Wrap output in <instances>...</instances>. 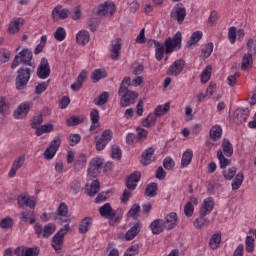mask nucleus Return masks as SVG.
<instances>
[{"label": "nucleus", "mask_w": 256, "mask_h": 256, "mask_svg": "<svg viewBox=\"0 0 256 256\" xmlns=\"http://www.w3.org/2000/svg\"><path fill=\"white\" fill-rule=\"evenodd\" d=\"M223 135V129L219 125H215L210 129V139L212 141H219Z\"/></svg>", "instance_id": "f704fd0d"}, {"label": "nucleus", "mask_w": 256, "mask_h": 256, "mask_svg": "<svg viewBox=\"0 0 256 256\" xmlns=\"http://www.w3.org/2000/svg\"><path fill=\"white\" fill-rule=\"evenodd\" d=\"M131 86V77L126 76L121 84L120 88L118 90V95L121 97L120 105L122 107H129V105H133L135 103L137 97H139V94H137L134 91L129 90V87Z\"/></svg>", "instance_id": "f257e3e1"}, {"label": "nucleus", "mask_w": 256, "mask_h": 256, "mask_svg": "<svg viewBox=\"0 0 256 256\" xmlns=\"http://www.w3.org/2000/svg\"><path fill=\"white\" fill-rule=\"evenodd\" d=\"M32 72H33V69L25 66H22L18 69L17 71L18 75L16 76V79H15V85L18 91H23V89L27 87L29 83V79H31Z\"/></svg>", "instance_id": "f03ea898"}, {"label": "nucleus", "mask_w": 256, "mask_h": 256, "mask_svg": "<svg viewBox=\"0 0 256 256\" xmlns=\"http://www.w3.org/2000/svg\"><path fill=\"white\" fill-rule=\"evenodd\" d=\"M214 205H215V201L213 200V198H211V197L206 198L203 202L201 209H200V213L202 215H209L211 213V211H213Z\"/></svg>", "instance_id": "cd10ccee"}, {"label": "nucleus", "mask_w": 256, "mask_h": 256, "mask_svg": "<svg viewBox=\"0 0 256 256\" xmlns=\"http://www.w3.org/2000/svg\"><path fill=\"white\" fill-rule=\"evenodd\" d=\"M183 69H185V60L177 59L174 63L168 68L167 75H172L177 77L183 73Z\"/></svg>", "instance_id": "f8f14e48"}, {"label": "nucleus", "mask_w": 256, "mask_h": 256, "mask_svg": "<svg viewBox=\"0 0 256 256\" xmlns=\"http://www.w3.org/2000/svg\"><path fill=\"white\" fill-rule=\"evenodd\" d=\"M193 161V150H186L182 155L181 167H187Z\"/></svg>", "instance_id": "a19ab883"}, {"label": "nucleus", "mask_w": 256, "mask_h": 256, "mask_svg": "<svg viewBox=\"0 0 256 256\" xmlns=\"http://www.w3.org/2000/svg\"><path fill=\"white\" fill-rule=\"evenodd\" d=\"M253 67V55L246 53L242 56V62L240 69L242 71H249Z\"/></svg>", "instance_id": "bb28decb"}, {"label": "nucleus", "mask_w": 256, "mask_h": 256, "mask_svg": "<svg viewBox=\"0 0 256 256\" xmlns=\"http://www.w3.org/2000/svg\"><path fill=\"white\" fill-rule=\"evenodd\" d=\"M211 71H213V67L211 65H207L201 74V82L208 83L209 79H211Z\"/></svg>", "instance_id": "8fccbe9b"}, {"label": "nucleus", "mask_w": 256, "mask_h": 256, "mask_svg": "<svg viewBox=\"0 0 256 256\" xmlns=\"http://www.w3.org/2000/svg\"><path fill=\"white\" fill-rule=\"evenodd\" d=\"M207 215H203L200 212V216L194 221V227L196 229H203V227H208L209 223H211V221L209 219L206 218Z\"/></svg>", "instance_id": "72a5a7b5"}, {"label": "nucleus", "mask_w": 256, "mask_h": 256, "mask_svg": "<svg viewBox=\"0 0 256 256\" xmlns=\"http://www.w3.org/2000/svg\"><path fill=\"white\" fill-rule=\"evenodd\" d=\"M153 161H155V148L149 147L142 153L141 163L147 167V165H150Z\"/></svg>", "instance_id": "5701e85b"}, {"label": "nucleus", "mask_w": 256, "mask_h": 256, "mask_svg": "<svg viewBox=\"0 0 256 256\" xmlns=\"http://www.w3.org/2000/svg\"><path fill=\"white\" fill-rule=\"evenodd\" d=\"M183 41V35L181 32H176V34L171 38L168 37L164 41L165 54L171 55L175 51L181 49V42Z\"/></svg>", "instance_id": "20e7f679"}, {"label": "nucleus", "mask_w": 256, "mask_h": 256, "mask_svg": "<svg viewBox=\"0 0 256 256\" xmlns=\"http://www.w3.org/2000/svg\"><path fill=\"white\" fill-rule=\"evenodd\" d=\"M59 147H61V138L57 136L52 140L50 146L45 150L44 157L48 160L53 159L57 154Z\"/></svg>", "instance_id": "1a4fd4ad"}, {"label": "nucleus", "mask_w": 256, "mask_h": 256, "mask_svg": "<svg viewBox=\"0 0 256 256\" xmlns=\"http://www.w3.org/2000/svg\"><path fill=\"white\" fill-rule=\"evenodd\" d=\"M51 75V67L49 66V60L42 58L37 69V76L39 79H47Z\"/></svg>", "instance_id": "9b49d317"}, {"label": "nucleus", "mask_w": 256, "mask_h": 256, "mask_svg": "<svg viewBox=\"0 0 256 256\" xmlns=\"http://www.w3.org/2000/svg\"><path fill=\"white\" fill-rule=\"evenodd\" d=\"M57 230V226L54 223H48L46 225L41 226V224L37 223L34 226V231L37 237H42L43 239H49L53 233Z\"/></svg>", "instance_id": "423d86ee"}, {"label": "nucleus", "mask_w": 256, "mask_h": 256, "mask_svg": "<svg viewBox=\"0 0 256 256\" xmlns=\"http://www.w3.org/2000/svg\"><path fill=\"white\" fill-rule=\"evenodd\" d=\"M163 167L167 171H171V169H173V167H175V161H173V158L172 157H166L163 161Z\"/></svg>", "instance_id": "0e129e2a"}, {"label": "nucleus", "mask_w": 256, "mask_h": 256, "mask_svg": "<svg viewBox=\"0 0 256 256\" xmlns=\"http://www.w3.org/2000/svg\"><path fill=\"white\" fill-rule=\"evenodd\" d=\"M91 225H93V218L91 217L83 218L79 223V227H78L79 233L81 234L87 233L91 228Z\"/></svg>", "instance_id": "c85d7f7f"}, {"label": "nucleus", "mask_w": 256, "mask_h": 256, "mask_svg": "<svg viewBox=\"0 0 256 256\" xmlns=\"http://www.w3.org/2000/svg\"><path fill=\"white\" fill-rule=\"evenodd\" d=\"M24 20L23 18H14L8 27L9 33H19L21 26L23 25Z\"/></svg>", "instance_id": "2f4dec72"}, {"label": "nucleus", "mask_w": 256, "mask_h": 256, "mask_svg": "<svg viewBox=\"0 0 256 256\" xmlns=\"http://www.w3.org/2000/svg\"><path fill=\"white\" fill-rule=\"evenodd\" d=\"M237 175V168L231 167L228 170L223 171V176L227 181H231Z\"/></svg>", "instance_id": "4d7b16f0"}, {"label": "nucleus", "mask_w": 256, "mask_h": 256, "mask_svg": "<svg viewBox=\"0 0 256 256\" xmlns=\"http://www.w3.org/2000/svg\"><path fill=\"white\" fill-rule=\"evenodd\" d=\"M246 251L248 253H253L255 251V238L253 236H247L245 240Z\"/></svg>", "instance_id": "603ef678"}, {"label": "nucleus", "mask_w": 256, "mask_h": 256, "mask_svg": "<svg viewBox=\"0 0 256 256\" xmlns=\"http://www.w3.org/2000/svg\"><path fill=\"white\" fill-rule=\"evenodd\" d=\"M177 223H179V218L177 213L171 212L164 218V227L167 231H171V229H175L177 227Z\"/></svg>", "instance_id": "a211bd4d"}, {"label": "nucleus", "mask_w": 256, "mask_h": 256, "mask_svg": "<svg viewBox=\"0 0 256 256\" xmlns=\"http://www.w3.org/2000/svg\"><path fill=\"white\" fill-rule=\"evenodd\" d=\"M104 160L101 157H94L90 160L88 164L87 173L90 177H97L101 170L103 169Z\"/></svg>", "instance_id": "0eeeda50"}, {"label": "nucleus", "mask_w": 256, "mask_h": 256, "mask_svg": "<svg viewBox=\"0 0 256 256\" xmlns=\"http://www.w3.org/2000/svg\"><path fill=\"white\" fill-rule=\"evenodd\" d=\"M246 49L248 51L247 53H250V55H256V41L253 38L248 39Z\"/></svg>", "instance_id": "6e6d98bb"}, {"label": "nucleus", "mask_w": 256, "mask_h": 256, "mask_svg": "<svg viewBox=\"0 0 256 256\" xmlns=\"http://www.w3.org/2000/svg\"><path fill=\"white\" fill-rule=\"evenodd\" d=\"M157 114L150 113L143 121H142V127H146L147 129L151 127H155V123H157Z\"/></svg>", "instance_id": "473e14b6"}, {"label": "nucleus", "mask_w": 256, "mask_h": 256, "mask_svg": "<svg viewBox=\"0 0 256 256\" xmlns=\"http://www.w3.org/2000/svg\"><path fill=\"white\" fill-rule=\"evenodd\" d=\"M171 17L175 18L179 25H181L185 21V17H187V10L176 5L171 12Z\"/></svg>", "instance_id": "4be33fe9"}, {"label": "nucleus", "mask_w": 256, "mask_h": 256, "mask_svg": "<svg viewBox=\"0 0 256 256\" xmlns=\"http://www.w3.org/2000/svg\"><path fill=\"white\" fill-rule=\"evenodd\" d=\"M121 148L117 145L112 146V159H121Z\"/></svg>", "instance_id": "774afa93"}, {"label": "nucleus", "mask_w": 256, "mask_h": 256, "mask_svg": "<svg viewBox=\"0 0 256 256\" xmlns=\"http://www.w3.org/2000/svg\"><path fill=\"white\" fill-rule=\"evenodd\" d=\"M31 61H33V52L29 50V48H23L22 51L14 57L11 64V69H17L20 63H22V65L32 67Z\"/></svg>", "instance_id": "7ed1b4c3"}, {"label": "nucleus", "mask_w": 256, "mask_h": 256, "mask_svg": "<svg viewBox=\"0 0 256 256\" xmlns=\"http://www.w3.org/2000/svg\"><path fill=\"white\" fill-rule=\"evenodd\" d=\"M90 119L92 121L90 130L91 131H95V129H97V127H99V110L97 109H92V111L90 112Z\"/></svg>", "instance_id": "58836bf2"}, {"label": "nucleus", "mask_w": 256, "mask_h": 256, "mask_svg": "<svg viewBox=\"0 0 256 256\" xmlns=\"http://www.w3.org/2000/svg\"><path fill=\"white\" fill-rule=\"evenodd\" d=\"M41 123H43V114H40L38 116H35L32 120V123H31V128L32 129H39V125H41Z\"/></svg>", "instance_id": "e2e57ef3"}, {"label": "nucleus", "mask_w": 256, "mask_h": 256, "mask_svg": "<svg viewBox=\"0 0 256 256\" xmlns=\"http://www.w3.org/2000/svg\"><path fill=\"white\" fill-rule=\"evenodd\" d=\"M39 248H29L25 246H18L14 249L16 256H39Z\"/></svg>", "instance_id": "ddd939ff"}, {"label": "nucleus", "mask_w": 256, "mask_h": 256, "mask_svg": "<svg viewBox=\"0 0 256 256\" xmlns=\"http://www.w3.org/2000/svg\"><path fill=\"white\" fill-rule=\"evenodd\" d=\"M121 39L115 38L111 43L110 59L117 61L121 55Z\"/></svg>", "instance_id": "aec40b11"}, {"label": "nucleus", "mask_w": 256, "mask_h": 256, "mask_svg": "<svg viewBox=\"0 0 256 256\" xmlns=\"http://www.w3.org/2000/svg\"><path fill=\"white\" fill-rule=\"evenodd\" d=\"M228 39L232 45L237 41V28L235 26L229 28Z\"/></svg>", "instance_id": "bf43d9fd"}, {"label": "nucleus", "mask_w": 256, "mask_h": 256, "mask_svg": "<svg viewBox=\"0 0 256 256\" xmlns=\"http://www.w3.org/2000/svg\"><path fill=\"white\" fill-rule=\"evenodd\" d=\"M144 195L146 197H157V183H149L145 188Z\"/></svg>", "instance_id": "37998d69"}, {"label": "nucleus", "mask_w": 256, "mask_h": 256, "mask_svg": "<svg viewBox=\"0 0 256 256\" xmlns=\"http://www.w3.org/2000/svg\"><path fill=\"white\" fill-rule=\"evenodd\" d=\"M129 255H139V244H134L127 249L125 256Z\"/></svg>", "instance_id": "69168bd1"}, {"label": "nucleus", "mask_w": 256, "mask_h": 256, "mask_svg": "<svg viewBox=\"0 0 256 256\" xmlns=\"http://www.w3.org/2000/svg\"><path fill=\"white\" fill-rule=\"evenodd\" d=\"M23 165H25V154H22V155L18 156L17 158H15V160L12 163V167L8 173V176L10 178L15 177V175H17V171L19 169H21V167H23Z\"/></svg>", "instance_id": "f3484780"}, {"label": "nucleus", "mask_w": 256, "mask_h": 256, "mask_svg": "<svg viewBox=\"0 0 256 256\" xmlns=\"http://www.w3.org/2000/svg\"><path fill=\"white\" fill-rule=\"evenodd\" d=\"M163 57H165V44L161 42H156V46H155L156 61H163Z\"/></svg>", "instance_id": "4c0bfd02"}, {"label": "nucleus", "mask_w": 256, "mask_h": 256, "mask_svg": "<svg viewBox=\"0 0 256 256\" xmlns=\"http://www.w3.org/2000/svg\"><path fill=\"white\" fill-rule=\"evenodd\" d=\"M69 224H65L63 228H61L52 238L51 245L55 251V253H61L63 249V245L65 243V235L69 233Z\"/></svg>", "instance_id": "39448f33"}, {"label": "nucleus", "mask_w": 256, "mask_h": 256, "mask_svg": "<svg viewBox=\"0 0 256 256\" xmlns=\"http://www.w3.org/2000/svg\"><path fill=\"white\" fill-rule=\"evenodd\" d=\"M149 228L153 235H161V233L166 229L165 220L156 219L150 223Z\"/></svg>", "instance_id": "412c9836"}, {"label": "nucleus", "mask_w": 256, "mask_h": 256, "mask_svg": "<svg viewBox=\"0 0 256 256\" xmlns=\"http://www.w3.org/2000/svg\"><path fill=\"white\" fill-rule=\"evenodd\" d=\"M53 131V124H44L39 126L36 130L37 137H41L44 133H51Z\"/></svg>", "instance_id": "de8ad7c7"}, {"label": "nucleus", "mask_w": 256, "mask_h": 256, "mask_svg": "<svg viewBox=\"0 0 256 256\" xmlns=\"http://www.w3.org/2000/svg\"><path fill=\"white\" fill-rule=\"evenodd\" d=\"M78 143H81V135L71 134L69 136V145H70V147H75V145H78Z\"/></svg>", "instance_id": "680f3d73"}, {"label": "nucleus", "mask_w": 256, "mask_h": 256, "mask_svg": "<svg viewBox=\"0 0 256 256\" xmlns=\"http://www.w3.org/2000/svg\"><path fill=\"white\" fill-rule=\"evenodd\" d=\"M222 151L226 155V157L233 156V144H231V141H229V139L227 138H224L222 140Z\"/></svg>", "instance_id": "c9c22d12"}, {"label": "nucleus", "mask_w": 256, "mask_h": 256, "mask_svg": "<svg viewBox=\"0 0 256 256\" xmlns=\"http://www.w3.org/2000/svg\"><path fill=\"white\" fill-rule=\"evenodd\" d=\"M105 77H107V72L103 69H96L91 75L93 83H97L101 81V79H105Z\"/></svg>", "instance_id": "79ce46f5"}, {"label": "nucleus", "mask_w": 256, "mask_h": 256, "mask_svg": "<svg viewBox=\"0 0 256 256\" xmlns=\"http://www.w3.org/2000/svg\"><path fill=\"white\" fill-rule=\"evenodd\" d=\"M141 181V172L134 171L126 178V187L129 191H135L137 189V183Z\"/></svg>", "instance_id": "4468645a"}, {"label": "nucleus", "mask_w": 256, "mask_h": 256, "mask_svg": "<svg viewBox=\"0 0 256 256\" xmlns=\"http://www.w3.org/2000/svg\"><path fill=\"white\" fill-rule=\"evenodd\" d=\"M71 12L69 9L64 8L61 5H57L53 10H52V19L53 21H59V20H64L69 17V14Z\"/></svg>", "instance_id": "2eb2a0df"}, {"label": "nucleus", "mask_w": 256, "mask_h": 256, "mask_svg": "<svg viewBox=\"0 0 256 256\" xmlns=\"http://www.w3.org/2000/svg\"><path fill=\"white\" fill-rule=\"evenodd\" d=\"M169 109H171V105L167 102L163 106H157L154 113H156L157 117H162V115H167V113H169Z\"/></svg>", "instance_id": "49530a36"}, {"label": "nucleus", "mask_w": 256, "mask_h": 256, "mask_svg": "<svg viewBox=\"0 0 256 256\" xmlns=\"http://www.w3.org/2000/svg\"><path fill=\"white\" fill-rule=\"evenodd\" d=\"M142 224L141 222L135 223L125 234L126 241H133L141 231Z\"/></svg>", "instance_id": "b1692460"}, {"label": "nucleus", "mask_w": 256, "mask_h": 256, "mask_svg": "<svg viewBox=\"0 0 256 256\" xmlns=\"http://www.w3.org/2000/svg\"><path fill=\"white\" fill-rule=\"evenodd\" d=\"M99 189H100L99 180L93 181L90 185V189L88 190L89 197H95V195L99 193Z\"/></svg>", "instance_id": "5fc2aeb1"}, {"label": "nucleus", "mask_w": 256, "mask_h": 256, "mask_svg": "<svg viewBox=\"0 0 256 256\" xmlns=\"http://www.w3.org/2000/svg\"><path fill=\"white\" fill-rule=\"evenodd\" d=\"M99 213L102 217H109L110 221L115 219V215H116L110 203H106L102 207H100Z\"/></svg>", "instance_id": "a878e982"}, {"label": "nucleus", "mask_w": 256, "mask_h": 256, "mask_svg": "<svg viewBox=\"0 0 256 256\" xmlns=\"http://www.w3.org/2000/svg\"><path fill=\"white\" fill-rule=\"evenodd\" d=\"M85 121V116H71L66 120V125L68 127H77V125H81Z\"/></svg>", "instance_id": "ea45409f"}, {"label": "nucleus", "mask_w": 256, "mask_h": 256, "mask_svg": "<svg viewBox=\"0 0 256 256\" xmlns=\"http://www.w3.org/2000/svg\"><path fill=\"white\" fill-rule=\"evenodd\" d=\"M243 179H244V176L241 172H239L234 180L232 181V189L233 191H237L239 189V187H241V185H243Z\"/></svg>", "instance_id": "09e8293b"}, {"label": "nucleus", "mask_w": 256, "mask_h": 256, "mask_svg": "<svg viewBox=\"0 0 256 256\" xmlns=\"http://www.w3.org/2000/svg\"><path fill=\"white\" fill-rule=\"evenodd\" d=\"M33 107V102H23L19 105L18 109L14 111L15 119H23V117H27V113Z\"/></svg>", "instance_id": "dca6fc26"}, {"label": "nucleus", "mask_w": 256, "mask_h": 256, "mask_svg": "<svg viewBox=\"0 0 256 256\" xmlns=\"http://www.w3.org/2000/svg\"><path fill=\"white\" fill-rule=\"evenodd\" d=\"M201 39H203V32H201V31L193 32L190 39L186 43V47L188 49H191L193 47V45H197V43H199V41H201Z\"/></svg>", "instance_id": "7c9ffc66"}, {"label": "nucleus", "mask_w": 256, "mask_h": 256, "mask_svg": "<svg viewBox=\"0 0 256 256\" xmlns=\"http://www.w3.org/2000/svg\"><path fill=\"white\" fill-rule=\"evenodd\" d=\"M113 139V132L111 130H105L102 132L100 138L96 141V151H103L109 142Z\"/></svg>", "instance_id": "6e6552de"}, {"label": "nucleus", "mask_w": 256, "mask_h": 256, "mask_svg": "<svg viewBox=\"0 0 256 256\" xmlns=\"http://www.w3.org/2000/svg\"><path fill=\"white\" fill-rule=\"evenodd\" d=\"M0 227L1 229H10V227H13V219L11 217L3 218L0 221Z\"/></svg>", "instance_id": "052dcab7"}, {"label": "nucleus", "mask_w": 256, "mask_h": 256, "mask_svg": "<svg viewBox=\"0 0 256 256\" xmlns=\"http://www.w3.org/2000/svg\"><path fill=\"white\" fill-rule=\"evenodd\" d=\"M85 165H87V157H85V154H81L74 163V173H79Z\"/></svg>", "instance_id": "e433bc0d"}, {"label": "nucleus", "mask_w": 256, "mask_h": 256, "mask_svg": "<svg viewBox=\"0 0 256 256\" xmlns=\"http://www.w3.org/2000/svg\"><path fill=\"white\" fill-rule=\"evenodd\" d=\"M90 38H91V36L89 35V32L86 30H80L76 34V41H77L78 45L85 46L86 44L89 43Z\"/></svg>", "instance_id": "c756f323"}, {"label": "nucleus", "mask_w": 256, "mask_h": 256, "mask_svg": "<svg viewBox=\"0 0 256 256\" xmlns=\"http://www.w3.org/2000/svg\"><path fill=\"white\" fill-rule=\"evenodd\" d=\"M213 53V42H210L206 44L205 48L202 49V54L205 58L211 57V54Z\"/></svg>", "instance_id": "338daca9"}, {"label": "nucleus", "mask_w": 256, "mask_h": 256, "mask_svg": "<svg viewBox=\"0 0 256 256\" xmlns=\"http://www.w3.org/2000/svg\"><path fill=\"white\" fill-rule=\"evenodd\" d=\"M220 244H221V234L219 233L213 234L209 241V245L211 249H217V247H219Z\"/></svg>", "instance_id": "3c124183"}, {"label": "nucleus", "mask_w": 256, "mask_h": 256, "mask_svg": "<svg viewBox=\"0 0 256 256\" xmlns=\"http://www.w3.org/2000/svg\"><path fill=\"white\" fill-rule=\"evenodd\" d=\"M17 201L20 207H29L30 209H35V200H32L29 195L21 194L18 196Z\"/></svg>", "instance_id": "393cba45"}, {"label": "nucleus", "mask_w": 256, "mask_h": 256, "mask_svg": "<svg viewBox=\"0 0 256 256\" xmlns=\"http://www.w3.org/2000/svg\"><path fill=\"white\" fill-rule=\"evenodd\" d=\"M249 108H238L234 112V121L237 125H241V123H245L247 119H249Z\"/></svg>", "instance_id": "6ab92c4d"}, {"label": "nucleus", "mask_w": 256, "mask_h": 256, "mask_svg": "<svg viewBox=\"0 0 256 256\" xmlns=\"http://www.w3.org/2000/svg\"><path fill=\"white\" fill-rule=\"evenodd\" d=\"M57 213L59 217H67V213H69V207L67 204L64 202L60 203L57 209Z\"/></svg>", "instance_id": "13d9d810"}, {"label": "nucleus", "mask_w": 256, "mask_h": 256, "mask_svg": "<svg viewBox=\"0 0 256 256\" xmlns=\"http://www.w3.org/2000/svg\"><path fill=\"white\" fill-rule=\"evenodd\" d=\"M65 37H67V32L65 31V28L58 27L54 33V38L56 41H65Z\"/></svg>", "instance_id": "864d4df0"}, {"label": "nucleus", "mask_w": 256, "mask_h": 256, "mask_svg": "<svg viewBox=\"0 0 256 256\" xmlns=\"http://www.w3.org/2000/svg\"><path fill=\"white\" fill-rule=\"evenodd\" d=\"M217 159L220 163V169H225L227 166L231 165V160L225 157L223 150H218Z\"/></svg>", "instance_id": "c03bdc74"}, {"label": "nucleus", "mask_w": 256, "mask_h": 256, "mask_svg": "<svg viewBox=\"0 0 256 256\" xmlns=\"http://www.w3.org/2000/svg\"><path fill=\"white\" fill-rule=\"evenodd\" d=\"M109 101V92H103L97 98L94 99V104L98 107L105 105Z\"/></svg>", "instance_id": "a18cd8bd"}, {"label": "nucleus", "mask_w": 256, "mask_h": 256, "mask_svg": "<svg viewBox=\"0 0 256 256\" xmlns=\"http://www.w3.org/2000/svg\"><path fill=\"white\" fill-rule=\"evenodd\" d=\"M115 13V4L113 2H104L99 5L97 15L99 17H111Z\"/></svg>", "instance_id": "9d476101"}]
</instances>
